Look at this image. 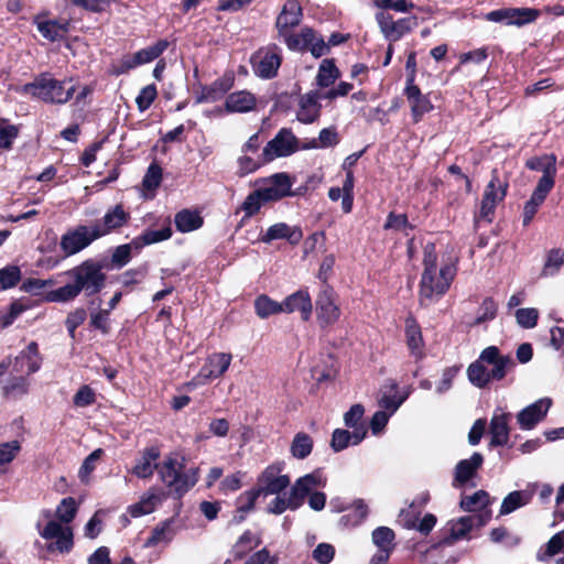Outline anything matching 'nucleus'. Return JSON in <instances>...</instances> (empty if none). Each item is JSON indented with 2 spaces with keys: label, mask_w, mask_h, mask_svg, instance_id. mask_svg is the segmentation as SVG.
Instances as JSON below:
<instances>
[{
  "label": "nucleus",
  "mask_w": 564,
  "mask_h": 564,
  "mask_svg": "<svg viewBox=\"0 0 564 564\" xmlns=\"http://www.w3.org/2000/svg\"><path fill=\"white\" fill-rule=\"evenodd\" d=\"M101 261L85 260L66 272L73 282L47 292L46 300L48 302L66 303L75 300L82 292L86 296L98 294L106 285L107 275Z\"/></svg>",
  "instance_id": "1"
},
{
  "label": "nucleus",
  "mask_w": 564,
  "mask_h": 564,
  "mask_svg": "<svg viewBox=\"0 0 564 564\" xmlns=\"http://www.w3.org/2000/svg\"><path fill=\"white\" fill-rule=\"evenodd\" d=\"M516 361L509 355H500L498 347L485 348L479 358L467 368L468 380L477 388H485L491 380H502Z\"/></svg>",
  "instance_id": "2"
},
{
  "label": "nucleus",
  "mask_w": 564,
  "mask_h": 564,
  "mask_svg": "<svg viewBox=\"0 0 564 564\" xmlns=\"http://www.w3.org/2000/svg\"><path fill=\"white\" fill-rule=\"evenodd\" d=\"M159 477L178 498L186 494L198 480L197 469L184 471V464L174 455H169L158 464Z\"/></svg>",
  "instance_id": "3"
},
{
  "label": "nucleus",
  "mask_w": 564,
  "mask_h": 564,
  "mask_svg": "<svg viewBox=\"0 0 564 564\" xmlns=\"http://www.w3.org/2000/svg\"><path fill=\"white\" fill-rule=\"evenodd\" d=\"M23 90L44 102L65 104L73 97L75 85L44 74L36 77L33 83L25 84Z\"/></svg>",
  "instance_id": "4"
},
{
  "label": "nucleus",
  "mask_w": 564,
  "mask_h": 564,
  "mask_svg": "<svg viewBox=\"0 0 564 564\" xmlns=\"http://www.w3.org/2000/svg\"><path fill=\"white\" fill-rule=\"evenodd\" d=\"M508 187V181L500 178L498 171L492 170L490 181L482 195L477 219H484L488 223L492 221L495 209L497 205L505 199Z\"/></svg>",
  "instance_id": "5"
},
{
  "label": "nucleus",
  "mask_w": 564,
  "mask_h": 564,
  "mask_svg": "<svg viewBox=\"0 0 564 564\" xmlns=\"http://www.w3.org/2000/svg\"><path fill=\"white\" fill-rule=\"evenodd\" d=\"M430 280L426 283V286L430 289V293H425L423 290V276L420 282V304L422 306H429L433 302L437 301L442 295H444L449 289L451 282L455 276V268L453 265L446 264L443 265L438 273L437 270L430 272Z\"/></svg>",
  "instance_id": "6"
},
{
  "label": "nucleus",
  "mask_w": 564,
  "mask_h": 564,
  "mask_svg": "<svg viewBox=\"0 0 564 564\" xmlns=\"http://www.w3.org/2000/svg\"><path fill=\"white\" fill-rule=\"evenodd\" d=\"M250 63L256 76L271 79L276 76L282 63L281 48L275 44L261 47L251 55Z\"/></svg>",
  "instance_id": "7"
},
{
  "label": "nucleus",
  "mask_w": 564,
  "mask_h": 564,
  "mask_svg": "<svg viewBox=\"0 0 564 564\" xmlns=\"http://www.w3.org/2000/svg\"><path fill=\"white\" fill-rule=\"evenodd\" d=\"M297 149L299 140L292 130L282 128L263 148L262 161L270 163L278 158H285L295 153Z\"/></svg>",
  "instance_id": "8"
},
{
  "label": "nucleus",
  "mask_w": 564,
  "mask_h": 564,
  "mask_svg": "<svg viewBox=\"0 0 564 564\" xmlns=\"http://www.w3.org/2000/svg\"><path fill=\"white\" fill-rule=\"evenodd\" d=\"M98 239L93 225H78L62 236L59 247L65 256L69 257L80 252Z\"/></svg>",
  "instance_id": "9"
},
{
  "label": "nucleus",
  "mask_w": 564,
  "mask_h": 564,
  "mask_svg": "<svg viewBox=\"0 0 564 564\" xmlns=\"http://www.w3.org/2000/svg\"><path fill=\"white\" fill-rule=\"evenodd\" d=\"M286 46L292 51H310L314 57L328 53V46L323 37L317 36L313 29L303 28L299 34L291 33L284 39Z\"/></svg>",
  "instance_id": "10"
},
{
  "label": "nucleus",
  "mask_w": 564,
  "mask_h": 564,
  "mask_svg": "<svg viewBox=\"0 0 564 564\" xmlns=\"http://www.w3.org/2000/svg\"><path fill=\"white\" fill-rule=\"evenodd\" d=\"M284 468L283 462L274 463L268 466L258 478L257 491L260 495H279L289 487L291 479L288 475H282Z\"/></svg>",
  "instance_id": "11"
},
{
  "label": "nucleus",
  "mask_w": 564,
  "mask_h": 564,
  "mask_svg": "<svg viewBox=\"0 0 564 564\" xmlns=\"http://www.w3.org/2000/svg\"><path fill=\"white\" fill-rule=\"evenodd\" d=\"M490 514L485 512L481 516H465L449 522V533L444 536L440 544L451 546L458 540L465 539L474 528H481L488 523Z\"/></svg>",
  "instance_id": "12"
},
{
  "label": "nucleus",
  "mask_w": 564,
  "mask_h": 564,
  "mask_svg": "<svg viewBox=\"0 0 564 564\" xmlns=\"http://www.w3.org/2000/svg\"><path fill=\"white\" fill-rule=\"evenodd\" d=\"M130 219L131 215L124 206L117 204L109 207L102 218L93 224V227L100 239L111 232L119 231L129 224Z\"/></svg>",
  "instance_id": "13"
},
{
  "label": "nucleus",
  "mask_w": 564,
  "mask_h": 564,
  "mask_svg": "<svg viewBox=\"0 0 564 564\" xmlns=\"http://www.w3.org/2000/svg\"><path fill=\"white\" fill-rule=\"evenodd\" d=\"M317 322L322 328L335 324L340 317V308L335 302L334 290L324 285L316 299Z\"/></svg>",
  "instance_id": "14"
},
{
  "label": "nucleus",
  "mask_w": 564,
  "mask_h": 564,
  "mask_svg": "<svg viewBox=\"0 0 564 564\" xmlns=\"http://www.w3.org/2000/svg\"><path fill=\"white\" fill-rule=\"evenodd\" d=\"M380 31L390 42L399 41L404 34L409 33L416 25V18H402L397 21L388 12H378L376 14Z\"/></svg>",
  "instance_id": "15"
},
{
  "label": "nucleus",
  "mask_w": 564,
  "mask_h": 564,
  "mask_svg": "<svg viewBox=\"0 0 564 564\" xmlns=\"http://www.w3.org/2000/svg\"><path fill=\"white\" fill-rule=\"evenodd\" d=\"M540 11L534 8H505L487 13L486 18L492 22H506L509 25L522 26L534 22Z\"/></svg>",
  "instance_id": "16"
},
{
  "label": "nucleus",
  "mask_w": 564,
  "mask_h": 564,
  "mask_svg": "<svg viewBox=\"0 0 564 564\" xmlns=\"http://www.w3.org/2000/svg\"><path fill=\"white\" fill-rule=\"evenodd\" d=\"M303 18V9L297 0H286L276 17L275 28L283 40L290 35L292 29L297 26Z\"/></svg>",
  "instance_id": "17"
},
{
  "label": "nucleus",
  "mask_w": 564,
  "mask_h": 564,
  "mask_svg": "<svg viewBox=\"0 0 564 564\" xmlns=\"http://www.w3.org/2000/svg\"><path fill=\"white\" fill-rule=\"evenodd\" d=\"M551 405L552 400L550 398H542L522 409L517 414V422L520 429L532 430L538 423L544 420Z\"/></svg>",
  "instance_id": "18"
},
{
  "label": "nucleus",
  "mask_w": 564,
  "mask_h": 564,
  "mask_svg": "<svg viewBox=\"0 0 564 564\" xmlns=\"http://www.w3.org/2000/svg\"><path fill=\"white\" fill-rule=\"evenodd\" d=\"M42 357L36 341H31L13 360V372L33 375L40 370Z\"/></svg>",
  "instance_id": "19"
},
{
  "label": "nucleus",
  "mask_w": 564,
  "mask_h": 564,
  "mask_svg": "<svg viewBox=\"0 0 564 564\" xmlns=\"http://www.w3.org/2000/svg\"><path fill=\"white\" fill-rule=\"evenodd\" d=\"M482 464L484 456L478 452L474 453L468 459L459 460L454 469L453 487L460 488L475 478Z\"/></svg>",
  "instance_id": "20"
},
{
  "label": "nucleus",
  "mask_w": 564,
  "mask_h": 564,
  "mask_svg": "<svg viewBox=\"0 0 564 564\" xmlns=\"http://www.w3.org/2000/svg\"><path fill=\"white\" fill-rule=\"evenodd\" d=\"M231 362V355L226 352L213 354L207 362L202 367L198 376V382H204L209 379L221 377L228 369Z\"/></svg>",
  "instance_id": "21"
},
{
  "label": "nucleus",
  "mask_w": 564,
  "mask_h": 564,
  "mask_svg": "<svg viewBox=\"0 0 564 564\" xmlns=\"http://www.w3.org/2000/svg\"><path fill=\"white\" fill-rule=\"evenodd\" d=\"M234 80L232 75H225L210 85L202 87L199 95L196 97V102H215L221 99L234 86Z\"/></svg>",
  "instance_id": "22"
},
{
  "label": "nucleus",
  "mask_w": 564,
  "mask_h": 564,
  "mask_svg": "<svg viewBox=\"0 0 564 564\" xmlns=\"http://www.w3.org/2000/svg\"><path fill=\"white\" fill-rule=\"evenodd\" d=\"M511 419L510 413H495L490 420L489 433H490V447L503 446L509 441V421Z\"/></svg>",
  "instance_id": "23"
},
{
  "label": "nucleus",
  "mask_w": 564,
  "mask_h": 564,
  "mask_svg": "<svg viewBox=\"0 0 564 564\" xmlns=\"http://www.w3.org/2000/svg\"><path fill=\"white\" fill-rule=\"evenodd\" d=\"M292 181L286 173H276L270 177L269 184L262 187L264 202H275L291 195Z\"/></svg>",
  "instance_id": "24"
},
{
  "label": "nucleus",
  "mask_w": 564,
  "mask_h": 564,
  "mask_svg": "<svg viewBox=\"0 0 564 564\" xmlns=\"http://www.w3.org/2000/svg\"><path fill=\"white\" fill-rule=\"evenodd\" d=\"M282 312H301L302 318L308 321L312 314L313 305L307 291L299 290L289 295L282 303Z\"/></svg>",
  "instance_id": "25"
},
{
  "label": "nucleus",
  "mask_w": 564,
  "mask_h": 564,
  "mask_svg": "<svg viewBox=\"0 0 564 564\" xmlns=\"http://www.w3.org/2000/svg\"><path fill=\"white\" fill-rule=\"evenodd\" d=\"M302 237L303 234L300 227H291L285 223H278L268 228L265 234L261 237V241L270 243L276 239H285L291 245H296L301 241Z\"/></svg>",
  "instance_id": "26"
},
{
  "label": "nucleus",
  "mask_w": 564,
  "mask_h": 564,
  "mask_svg": "<svg viewBox=\"0 0 564 564\" xmlns=\"http://www.w3.org/2000/svg\"><path fill=\"white\" fill-rule=\"evenodd\" d=\"M161 456V451L159 446H149L145 447L140 458L137 460L132 473L139 478H149L153 475V471L156 470L158 459Z\"/></svg>",
  "instance_id": "27"
},
{
  "label": "nucleus",
  "mask_w": 564,
  "mask_h": 564,
  "mask_svg": "<svg viewBox=\"0 0 564 564\" xmlns=\"http://www.w3.org/2000/svg\"><path fill=\"white\" fill-rule=\"evenodd\" d=\"M321 116V105L316 93H308L301 96L296 118L302 123H313Z\"/></svg>",
  "instance_id": "28"
},
{
  "label": "nucleus",
  "mask_w": 564,
  "mask_h": 564,
  "mask_svg": "<svg viewBox=\"0 0 564 564\" xmlns=\"http://www.w3.org/2000/svg\"><path fill=\"white\" fill-rule=\"evenodd\" d=\"M366 427H359L352 432L336 429L332 434L330 447L336 453L341 452L350 444L358 445L366 437Z\"/></svg>",
  "instance_id": "29"
},
{
  "label": "nucleus",
  "mask_w": 564,
  "mask_h": 564,
  "mask_svg": "<svg viewBox=\"0 0 564 564\" xmlns=\"http://www.w3.org/2000/svg\"><path fill=\"white\" fill-rule=\"evenodd\" d=\"M489 505V494L485 490H478L470 496H463L459 502L460 508L466 512L473 513L471 516H481L485 512L491 516Z\"/></svg>",
  "instance_id": "30"
},
{
  "label": "nucleus",
  "mask_w": 564,
  "mask_h": 564,
  "mask_svg": "<svg viewBox=\"0 0 564 564\" xmlns=\"http://www.w3.org/2000/svg\"><path fill=\"white\" fill-rule=\"evenodd\" d=\"M172 228L170 218L165 219V225L161 229H147L140 236L132 239L135 250H140L145 246L165 241L172 237Z\"/></svg>",
  "instance_id": "31"
},
{
  "label": "nucleus",
  "mask_w": 564,
  "mask_h": 564,
  "mask_svg": "<svg viewBox=\"0 0 564 564\" xmlns=\"http://www.w3.org/2000/svg\"><path fill=\"white\" fill-rule=\"evenodd\" d=\"M257 99L247 90H239L227 96L225 108L228 112H248L256 108Z\"/></svg>",
  "instance_id": "32"
},
{
  "label": "nucleus",
  "mask_w": 564,
  "mask_h": 564,
  "mask_svg": "<svg viewBox=\"0 0 564 564\" xmlns=\"http://www.w3.org/2000/svg\"><path fill=\"white\" fill-rule=\"evenodd\" d=\"M398 383L394 380H388L382 389L381 397L378 400V404L381 411H386L391 415L400 408L405 401V397H398Z\"/></svg>",
  "instance_id": "33"
},
{
  "label": "nucleus",
  "mask_w": 564,
  "mask_h": 564,
  "mask_svg": "<svg viewBox=\"0 0 564 564\" xmlns=\"http://www.w3.org/2000/svg\"><path fill=\"white\" fill-rule=\"evenodd\" d=\"M30 381L28 376L19 373L7 379L1 387L2 397L7 399L21 398L29 393Z\"/></svg>",
  "instance_id": "34"
},
{
  "label": "nucleus",
  "mask_w": 564,
  "mask_h": 564,
  "mask_svg": "<svg viewBox=\"0 0 564 564\" xmlns=\"http://www.w3.org/2000/svg\"><path fill=\"white\" fill-rule=\"evenodd\" d=\"M166 495L164 491L158 489H151L147 492L140 502L133 505L130 508V514L134 518L151 513L155 507L165 499Z\"/></svg>",
  "instance_id": "35"
},
{
  "label": "nucleus",
  "mask_w": 564,
  "mask_h": 564,
  "mask_svg": "<svg viewBox=\"0 0 564 564\" xmlns=\"http://www.w3.org/2000/svg\"><path fill=\"white\" fill-rule=\"evenodd\" d=\"M174 518L166 519L158 524L151 532V535L145 541V546H155L159 543H169L173 540L176 534L174 528Z\"/></svg>",
  "instance_id": "36"
},
{
  "label": "nucleus",
  "mask_w": 564,
  "mask_h": 564,
  "mask_svg": "<svg viewBox=\"0 0 564 564\" xmlns=\"http://www.w3.org/2000/svg\"><path fill=\"white\" fill-rule=\"evenodd\" d=\"M175 227L180 232H191L199 229L204 219L196 210L182 209L174 217Z\"/></svg>",
  "instance_id": "37"
},
{
  "label": "nucleus",
  "mask_w": 564,
  "mask_h": 564,
  "mask_svg": "<svg viewBox=\"0 0 564 564\" xmlns=\"http://www.w3.org/2000/svg\"><path fill=\"white\" fill-rule=\"evenodd\" d=\"M405 337L406 345L411 350V354L416 358H422L423 338L421 327L412 317H409L405 321Z\"/></svg>",
  "instance_id": "38"
},
{
  "label": "nucleus",
  "mask_w": 564,
  "mask_h": 564,
  "mask_svg": "<svg viewBox=\"0 0 564 564\" xmlns=\"http://www.w3.org/2000/svg\"><path fill=\"white\" fill-rule=\"evenodd\" d=\"M533 497L531 490H516L505 497L500 507V514H509L520 507L528 505Z\"/></svg>",
  "instance_id": "39"
},
{
  "label": "nucleus",
  "mask_w": 564,
  "mask_h": 564,
  "mask_svg": "<svg viewBox=\"0 0 564 564\" xmlns=\"http://www.w3.org/2000/svg\"><path fill=\"white\" fill-rule=\"evenodd\" d=\"M69 22H59L57 20H50L37 23V31L43 37L48 41L55 42L62 40L68 32Z\"/></svg>",
  "instance_id": "40"
},
{
  "label": "nucleus",
  "mask_w": 564,
  "mask_h": 564,
  "mask_svg": "<svg viewBox=\"0 0 564 564\" xmlns=\"http://www.w3.org/2000/svg\"><path fill=\"white\" fill-rule=\"evenodd\" d=\"M261 544V539L250 530L245 531L231 549L235 560L243 558L250 551Z\"/></svg>",
  "instance_id": "41"
},
{
  "label": "nucleus",
  "mask_w": 564,
  "mask_h": 564,
  "mask_svg": "<svg viewBox=\"0 0 564 564\" xmlns=\"http://www.w3.org/2000/svg\"><path fill=\"white\" fill-rule=\"evenodd\" d=\"M169 46L170 42L167 40H159L153 45L138 51L133 54L135 62L138 63V66L153 62L160 55H162L163 52L166 51Z\"/></svg>",
  "instance_id": "42"
},
{
  "label": "nucleus",
  "mask_w": 564,
  "mask_h": 564,
  "mask_svg": "<svg viewBox=\"0 0 564 564\" xmlns=\"http://www.w3.org/2000/svg\"><path fill=\"white\" fill-rule=\"evenodd\" d=\"M313 444V438L307 433L300 432L291 443V454L297 459H304L312 453Z\"/></svg>",
  "instance_id": "43"
},
{
  "label": "nucleus",
  "mask_w": 564,
  "mask_h": 564,
  "mask_svg": "<svg viewBox=\"0 0 564 564\" xmlns=\"http://www.w3.org/2000/svg\"><path fill=\"white\" fill-rule=\"evenodd\" d=\"M339 77V70L333 59H324L319 65L316 83L319 87H329Z\"/></svg>",
  "instance_id": "44"
},
{
  "label": "nucleus",
  "mask_w": 564,
  "mask_h": 564,
  "mask_svg": "<svg viewBox=\"0 0 564 564\" xmlns=\"http://www.w3.org/2000/svg\"><path fill=\"white\" fill-rule=\"evenodd\" d=\"M556 158L551 154L534 156L527 161L525 166L532 171L542 172L543 175L556 174Z\"/></svg>",
  "instance_id": "45"
},
{
  "label": "nucleus",
  "mask_w": 564,
  "mask_h": 564,
  "mask_svg": "<svg viewBox=\"0 0 564 564\" xmlns=\"http://www.w3.org/2000/svg\"><path fill=\"white\" fill-rule=\"evenodd\" d=\"M339 143V135L335 127L324 128L319 131L318 139H313L303 149H318L335 147Z\"/></svg>",
  "instance_id": "46"
},
{
  "label": "nucleus",
  "mask_w": 564,
  "mask_h": 564,
  "mask_svg": "<svg viewBox=\"0 0 564 564\" xmlns=\"http://www.w3.org/2000/svg\"><path fill=\"white\" fill-rule=\"evenodd\" d=\"M368 506L364 500L358 499L354 502L352 510L340 518V523L350 527L359 525L368 517Z\"/></svg>",
  "instance_id": "47"
},
{
  "label": "nucleus",
  "mask_w": 564,
  "mask_h": 564,
  "mask_svg": "<svg viewBox=\"0 0 564 564\" xmlns=\"http://www.w3.org/2000/svg\"><path fill=\"white\" fill-rule=\"evenodd\" d=\"M254 310L260 318H268L273 314L282 312L281 303L270 299L268 295H260L254 301Z\"/></svg>",
  "instance_id": "48"
},
{
  "label": "nucleus",
  "mask_w": 564,
  "mask_h": 564,
  "mask_svg": "<svg viewBox=\"0 0 564 564\" xmlns=\"http://www.w3.org/2000/svg\"><path fill=\"white\" fill-rule=\"evenodd\" d=\"M424 271H423V290L425 293H430V289L426 286L429 282L430 272L437 270V256L435 252V246L433 243H427L424 248V258H423Z\"/></svg>",
  "instance_id": "49"
},
{
  "label": "nucleus",
  "mask_w": 564,
  "mask_h": 564,
  "mask_svg": "<svg viewBox=\"0 0 564 564\" xmlns=\"http://www.w3.org/2000/svg\"><path fill=\"white\" fill-rule=\"evenodd\" d=\"M372 542L378 547V550H388L392 551L394 547V539L395 534L392 529L388 527H378L372 531Z\"/></svg>",
  "instance_id": "50"
},
{
  "label": "nucleus",
  "mask_w": 564,
  "mask_h": 564,
  "mask_svg": "<svg viewBox=\"0 0 564 564\" xmlns=\"http://www.w3.org/2000/svg\"><path fill=\"white\" fill-rule=\"evenodd\" d=\"M383 229L402 231L405 236H409L410 231L414 229V226L409 223L408 216L405 214H395L394 212H391L387 216Z\"/></svg>",
  "instance_id": "51"
},
{
  "label": "nucleus",
  "mask_w": 564,
  "mask_h": 564,
  "mask_svg": "<svg viewBox=\"0 0 564 564\" xmlns=\"http://www.w3.org/2000/svg\"><path fill=\"white\" fill-rule=\"evenodd\" d=\"M325 482H326V480L323 479L321 474H318V473H311V474H307V475H305L303 477H300L295 481L294 485L296 486L299 491H301V494L306 497V496H310L312 494L311 491L314 488L324 487Z\"/></svg>",
  "instance_id": "52"
},
{
  "label": "nucleus",
  "mask_w": 564,
  "mask_h": 564,
  "mask_svg": "<svg viewBox=\"0 0 564 564\" xmlns=\"http://www.w3.org/2000/svg\"><path fill=\"white\" fill-rule=\"evenodd\" d=\"M264 194L261 188L250 193L241 205V209L246 213V216H253L257 214L262 204H264Z\"/></svg>",
  "instance_id": "53"
},
{
  "label": "nucleus",
  "mask_w": 564,
  "mask_h": 564,
  "mask_svg": "<svg viewBox=\"0 0 564 564\" xmlns=\"http://www.w3.org/2000/svg\"><path fill=\"white\" fill-rule=\"evenodd\" d=\"M89 325L91 328L100 330L101 334L110 333V312L107 308L90 313Z\"/></svg>",
  "instance_id": "54"
},
{
  "label": "nucleus",
  "mask_w": 564,
  "mask_h": 564,
  "mask_svg": "<svg viewBox=\"0 0 564 564\" xmlns=\"http://www.w3.org/2000/svg\"><path fill=\"white\" fill-rule=\"evenodd\" d=\"M21 280V270L17 265H8L0 270V288L11 289Z\"/></svg>",
  "instance_id": "55"
},
{
  "label": "nucleus",
  "mask_w": 564,
  "mask_h": 564,
  "mask_svg": "<svg viewBox=\"0 0 564 564\" xmlns=\"http://www.w3.org/2000/svg\"><path fill=\"white\" fill-rule=\"evenodd\" d=\"M77 513V505L74 498H64L56 509V517L64 523H69Z\"/></svg>",
  "instance_id": "56"
},
{
  "label": "nucleus",
  "mask_w": 564,
  "mask_h": 564,
  "mask_svg": "<svg viewBox=\"0 0 564 564\" xmlns=\"http://www.w3.org/2000/svg\"><path fill=\"white\" fill-rule=\"evenodd\" d=\"M498 305L491 297H486L480 307L478 315L473 325H480L488 321H492L497 315Z\"/></svg>",
  "instance_id": "57"
},
{
  "label": "nucleus",
  "mask_w": 564,
  "mask_h": 564,
  "mask_svg": "<svg viewBox=\"0 0 564 564\" xmlns=\"http://www.w3.org/2000/svg\"><path fill=\"white\" fill-rule=\"evenodd\" d=\"M564 264V250L562 249H552L550 250L546 261L543 267V274H554L560 270V268Z\"/></svg>",
  "instance_id": "58"
},
{
  "label": "nucleus",
  "mask_w": 564,
  "mask_h": 564,
  "mask_svg": "<svg viewBox=\"0 0 564 564\" xmlns=\"http://www.w3.org/2000/svg\"><path fill=\"white\" fill-rule=\"evenodd\" d=\"M158 96V89L154 84H150L141 89L135 98L138 109L142 112L148 110Z\"/></svg>",
  "instance_id": "59"
},
{
  "label": "nucleus",
  "mask_w": 564,
  "mask_h": 564,
  "mask_svg": "<svg viewBox=\"0 0 564 564\" xmlns=\"http://www.w3.org/2000/svg\"><path fill=\"white\" fill-rule=\"evenodd\" d=\"M162 181V167L158 163H151L142 180V185L148 191L156 189Z\"/></svg>",
  "instance_id": "60"
},
{
  "label": "nucleus",
  "mask_w": 564,
  "mask_h": 564,
  "mask_svg": "<svg viewBox=\"0 0 564 564\" xmlns=\"http://www.w3.org/2000/svg\"><path fill=\"white\" fill-rule=\"evenodd\" d=\"M261 495L259 491H257L256 488L242 492L237 498V512L238 513H248L249 511L253 510L257 499Z\"/></svg>",
  "instance_id": "61"
},
{
  "label": "nucleus",
  "mask_w": 564,
  "mask_h": 564,
  "mask_svg": "<svg viewBox=\"0 0 564 564\" xmlns=\"http://www.w3.org/2000/svg\"><path fill=\"white\" fill-rule=\"evenodd\" d=\"M411 105V112L414 122H419L424 113L432 110L433 106L425 95H421L409 101Z\"/></svg>",
  "instance_id": "62"
},
{
  "label": "nucleus",
  "mask_w": 564,
  "mask_h": 564,
  "mask_svg": "<svg viewBox=\"0 0 564 564\" xmlns=\"http://www.w3.org/2000/svg\"><path fill=\"white\" fill-rule=\"evenodd\" d=\"M364 413L365 408L361 404H354L344 415L345 425L354 431L359 427H365L361 423Z\"/></svg>",
  "instance_id": "63"
},
{
  "label": "nucleus",
  "mask_w": 564,
  "mask_h": 564,
  "mask_svg": "<svg viewBox=\"0 0 564 564\" xmlns=\"http://www.w3.org/2000/svg\"><path fill=\"white\" fill-rule=\"evenodd\" d=\"M335 547L329 543H319L317 546L312 551V557L318 563V564H329L335 556Z\"/></svg>",
  "instance_id": "64"
}]
</instances>
